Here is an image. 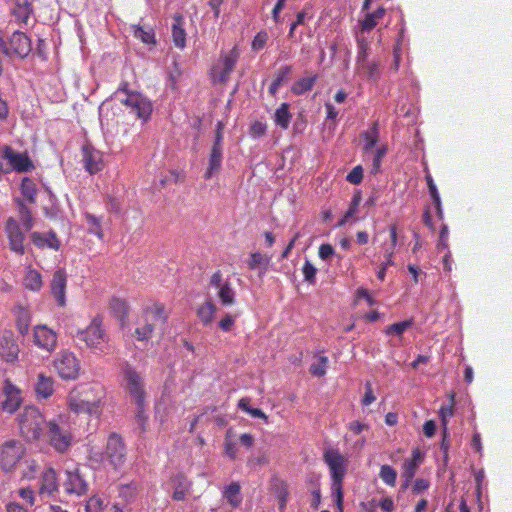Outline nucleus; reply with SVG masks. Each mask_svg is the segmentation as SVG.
I'll use <instances>...</instances> for the list:
<instances>
[{
	"mask_svg": "<svg viewBox=\"0 0 512 512\" xmlns=\"http://www.w3.org/2000/svg\"><path fill=\"white\" fill-rule=\"evenodd\" d=\"M358 69L362 71L368 79L376 81L380 77V71L376 62H368L357 65Z\"/></svg>",
	"mask_w": 512,
	"mask_h": 512,
	"instance_id": "nucleus-39",
	"label": "nucleus"
},
{
	"mask_svg": "<svg viewBox=\"0 0 512 512\" xmlns=\"http://www.w3.org/2000/svg\"><path fill=\"white\" fill-rule=\"evenodd\" d=\"M323 459L330 470L332 487L337 494V504L341 506L343 501L342 485L346 472V459L337 449L326 450Z\"/></svg>",
	"mask_w": 512,
	"mask_h": 512,
	"instance_id": "nucleus-5",
	"label": "nucleus"
},
{
	"mask_svg": "<svg viewBox=\"0 0 512 512\" xmlns=\"http://www.w3.org/2000/svg\"><path fill=\"white\" fill-rule=\"evenodd\" d=\"M10 3V13L18 25H28L33 15V7L29 0H7Z\"/></svg>",
	"mask_w": 512,
	"mask_h": 512,
	"instance_id": "nucleus-21",
	"label": "nucleus"
},
{
	"mask_svg": "<svg viewBox=\"0 0 512 512\" xmlns=\"http://www.w3.org/2000/svg\"><path fill=\"white\" fill-rule=\"evenodd\" d=\"M21 192L30 202H34L37 195V188L33 180L24 178L21 182Z\"/></svg>",
	"mask_w": 512,
	"mask_h": 512,
	"instance_id": "nucleus-41",
	"label": "nucleus"
},
{
	"mask_svg": "<svg viewBox=\"0 0 512 512\" xmlns=\"http://www.w3.org/2000/svg\"><path fill=\"white\" fill-rule=\"evenodd\" d=\"M76 337L97 355H106L110 352V339L103 327L101 316H95L85 329L78 331Z\"/></svg>",
	"mask_w": 512,
	"mask_h": 512,
	"instance_id": "nucleus-2",
	"label": "nucleus"
},
{
	"mask_svg": "<svg viewBox=\"0 0 512 512\" xmlns=\"http://www.w3.org/2000/svg\"><path fill=\"white\" fill-rule=\"evenodd\" d=\"M292 73V66L285 65L281 67L275 75L274 82L282 85L284 81H286L289 77V75Z\"/></svg>",
	"mask_w": 512,
	"mask_h": 512,
	"instance_id": "nucleus-58",
	"label": "nucleus"
},
{
	"mask_svg": "<svg viewBox=\"0 0 512 512\" xmlns=\"http://www.w3.org/2000/svg\"><path fill=\"white\" fill-rule=\"evenodd\" d=\"M302 273L305 281H307L309 284L315 283L317 269L309 260L305 261L302 267Z\"/></svg>",
	"mask_w": 512,
	"mask_h": 512,
	"instance_id": "nucleus-51",
	"label": "nucleus"
},
{
	"mask_svg": "<svg viewBox=\"0 0 512 512\" xmlns=\"http://www.w3.org/2000/svg\"><path fill=\"white\" fill-rule=\"evenodd\" d=\"M67 273L64 268H58L52 276L50 291L59 307L66 306Z\"/></svg>",
	"mask_w": 512,
	"mask_h": 512,
	"instance_id": "nucleus-15",
	"label": "nucleus"
},
{
	"mask_svg": "<svg viewBox=\"0 0 512 512\" xmlns=\"http://www.w3.org/2000/svg\"><path fill=\"white\" fill-rule=\"evenodd\" d=\"M83 153V165L90 174H95L103 169L102 155L99 151L89 146H84L82 149Z\"/></svg>",
	"mask_w": 512,
	"mask_h": 512,
	"instance_id": "nucleus-23",
	"label": "nucleus"
},
{
	"mask_svg": "<svg viewBox=\"0 0 512 512\" xmlns=\"http://www.w3.org/2000/svg\"><path fill=\"white\" fill-rule=\"evenodd\" d=\"M361 299L366 300L369 306H373L375 304V301L373 297L370 295L369 291L363 287L358 288L356 291V301H359Z\"/></svg>",
	"mask_w": 512,
	"mask_h": 512,
	"instance_id": "nucleus-63",
	"label": "nucleus"
},
{
	"mask_svg": "<svg viewBox=\"0 0 512 512\" xmlns=\"http://www.w3.org/2000/svg\"><path fill=\"white\" fill-rule=\"evenodd\" d=\"M58 490L57 474L53 468H47L41 477L39 493L51 496Z\"/></svg>",
	"mask_w": 512,
	"mask_h": 512,
	"instance_id": "nucleus-24",
	"label": "nucleus"
},
{
	"mask_svg": "<svg viewBox=\"0 0 512 512\" xmlns=\"http://www.w3.org/2000/svg\"><path fill=\"white\" fill-rule=\"evenodd\" d=\"M24 285L31 291H39L43 285L41 274L35 269L28 268L24 276Z\"/></svg>",
	"mask_w": 512,
	"mask_h": 512,
	"instance_id": "nucleus-33",
	"label": "nucleus"
},
{
	"mask_svg": "<svg viewBox=\"0 0 512 512\" xmlns=\"http://www.w3.org/2000/svg\"><path fill=\"white\" fill-rule=\"evenodd\" d=\"M19 345L11 331H4L0 336V357L8 363L18 360Z\"/></svg>",
	"mask_w": 512,
	"mask_h": 512,
	"instance_id": "nucleus-18",
	"label": "nucleus"
},
{
	"mask_svg": "<svg viewBox=\"0 0 512 512\" xmlns=\"http://www.w3.org/2000/svg\"><path fill=\"white\" fill-rule=\"evenodd\" d=\"M223 159V147H214L212 146L209 159H208V167L204 174L205 179L212 178L215 174H218L221 169Z\"/></svg>",
	"mask_w": 512,
	"mask_h": 512,
	"instance_id": "nucleus-25",
	"label": "nucleus"
},
{
	"mask_svg": "<svg viewBox=\"0 0 512 512\" xmlns=\"http://www.w3.org/2000/svg\"><path fill=\"white\" fill-rule=\"evenodd\" d=\"M346 180L354 185H358L363 180V169L360 165L354 167L346 176Z\"/></svg>",
	"mask_w": 512,
	"mask_h": 512,
	"instance_id": "nucleus-54",
	"label": "nucleus"
},
{
	"mask_svg": "<svg viewBox=\"0 0 512 512\" xmlns=\"http://www.w3.org/2000/svg\"><path fill=\"white\" fill-rule=\"evenodd\" d=\"M216 310L217 307L211 300H206L198 307L197 316L204 326L212 323Z\"/></svg>",
	"mask_w": 512,
	"mask_h": 512,
	"instance_id": "nucleus-31",
	"label": "nucleus"
},
{
	"mask_svg": "<svg viewBox=\"0 0 512 512\" xmlns=\"http://www.w3.org/2000/svg\"><path fill=\"white\" fill-rule=\"evenodd\" d=\"M455 395L452 393L449 395V404L441 406L439 414L441 417L442 424L446 426L447 418H450L454 414Z\"/></svg>",
	"mask_w": 512,
	"mask_h": 512,
	"instance_id": "nucleus-47",
	"label": "nucleus"
},
{
	"mask_svg": "<svg viewBox=\"0 0 512 512\" xmlns=\"http://www.w3.org/2000/svg\"><path fill=\"white\" fill-rule=\"evenodd\" d=\"M20 213H21V221H22V224L25 227V229L26 230L32 229V227L34 225V219L32 217L31 211L25 205H21Z\"/></svg>",
	"mask_w": 512,
	"mask_h": 512,
	"instance_id": "nucleus-55",
	"label": "nucleus"
},
{
	"mask_svg": "<svg viewBox=\"0 0 512 512\" xmlns=\"http://www.w3.org/2000/svg\"><path fill=\"white\" fill-rule=\"evenodd\" d=\"M104 506V501L99 496L94 495L86 502L85 512H101Z\"/></svg>",
	"mask_w": 512,
	"mask_h": 512,
	"instance_id": "nucleus-49",
	"label": "nucleus"
},
{
	"mask_svg": "<svg viewBox=\"0 0 512 512\" xmlns=\"http://www.w3.org/2000/svg\"><path fill=\"white\" fill-rule=\"evenodd\" d=\"M5 232L9 240V247L12 251L17 254L23 255L25 253L24 239L25 236L22 233L18 222L10 217L5 224Z\"/></svg>",
	"mask_w": 512,
	"mask_h": 512,
	"instance_id": "nucleus-17",
	"label": "nucleus"
},
{
	"mask_svg": "<svg viewBox=\"0 0 512 512\" xmlns=\"http://www.w3.org/2000/svg\"><path fill=\"white\" fill-rule=\"evenodd\" d=\"M365 389L366 390L362 399V404L365 406H369L376 400V397L374 396L372 385L370 382H366Z\"/></svg>",
	"mask_w": 512,
	"mask_h": 512,
	"instance_id": "nucleus-61",
	"label": "nucleus"
},
{
	"mask_svg": "<svg viewBox=\"0 0 512 512\" xmlns=\"http://www.w3.org/2000/svg\"><path fill=\"white\" fill-rule=\"evenodd\" d=\"M328 362V357L320 356L316 362L311 364L310 373L316 377H323L326 374Z\"/></svg>",
	"mask_w": 512,
	"mask_h": 512,
	"instance_id": "nucleus-43",
	"label": "nucleus"
},
{
	"mask_svg": "<svg viewBox=\"0 0 512 512\" xmlns=\"http://www.w3.org/2000/svg\"><path fill=\"white\" fill-rule=\"evenodd\" d=\"M120 102L126 107L130 114L135 115L143 121H147L151 116V102L138 92L128 93L125 98L120 99Z\"/></svg>",
	"mask_w": 512,
	"mask_h": 512,
	"instance_id": "nucleus-10",
	"label": "nucleus"
},
{
	"mask_svg": "<svg viewBox=\"0 0 512 512\" xmlns=\"http://www.w3.org/2000/svg\"><path fill=\"white\" fill-rule=\"evenodd\" d=\"M361 137L365 141L364 149L370 150L372 149L379 140V125L378 122L375 121L371 124L370 128L364 131L361 134Z\"/></svg>",
	"mask_w": 512,
	"mask_h": 512,
	"instance_id": "nucleus-36",
	"label": "nucleus"
},
{
	"mask_svg": "<svg viewBox=\"0 0 512 512\" xmlns=\"http://www.w3.org/2000/svg\"><path fill=\"white\" fill-rule=\"evenodd\" d=\"M357 59L356 65L364 63L367 61L368 51H369V43L364 37H359L357 39Z\"/></svg>",
	"mask_w": 512,
	"mask_h": 512,
	"instance_id": "nucleus-46",
	"label": "nucleus"
},
{
	"mask_svg": "<svg viewBox=\"0 0 512 512\" xmlns=\"http://www.w3.org/2000/svg\"><path fill=\"white\" fill-rule=\"evenodd\" d=\"M5 399L1 407L5 412L14 413L22 404L21 390L16 387L9 379H6L3 386Z\"/></svg>",
	"mask_w": 512,
	"mask_h": 512,
	"instance_id": "nucleus-20",
	"label": "nucleus"
},
{
	"mask_svg": "<svg viewBox=\"0 0 512 512\" xmlns=\"http://www.w3.org/2000/svg\"><path fill=\"white\" fill-rule=\"evenodd\" d=\"M223 497L233 508H237L242 503L241 486L238 482L230 483L223 491Z\"/></svg>",
	"mask_w": 512,
	"mask_h": 512,
	"instance_id": "nucleus-28",
	"label": "nucleus"
},
{
	"mask_svg": "<svg viewBox=\"0 0 512 512\" xmlns=\"http://www.w3.org/2000/svg\"><path fill=\"white\" fill-rule=\"evenodd\" d=\"M379 477L388 486L394 487L397 479V472L390 465H382Z\"/></svg>",
	"mask_w": 512,
	"mask_h": 512,
	"instance_id": "nucleus-40",
	"label": "nucleus"
},
{
	"mask_svg": "<svg viewBox=\"0 0 512 512\" xmlns=\"http://www.w3.org/2000/svg\"><path fill=\"white\" fill-rule=\"evenodd\" d=\"M66 493L76 494L78 496L85 494L88 491V484L83 478L78 467L66 471V479L63 483Z\"/></svg>",
	"mask_w": 512,
	"mask_h": 512,
	"instance_id": "nucleus-19",
	"label": "nucleus"
},
{
	"mask_svg": "<svg viewBox=\"0 0 512 512\" xmlns=\"http://www.w3.org/2000/svg\"><path fill=\"white\" fill-rule=\"evenodd\" d=\"M125 381V389L136 400L138 406L144 404L145 391L142 376L130 365H126L123 369Z\"/></svg>",
	"mask_w": 512,
	"mask_h": 512,
	"instance_id": "nucleus-13",
	"label": "nucleus"
},
{
	"mask_svg": "<svg viewBox=\"0 0 512 512\" xmlns=\"http://www.w3.org/2000/svg\"><path fill=\"white\" fill-rule=\"evenodd\" d=\"M267 126L261 121H254L250 126V134L253 138H259L265 135Z\"/></svg>",
	"mask_w": 512,
	"mask_h": 512,
	"instance_id": "nucleus-57",
	"label": "nucleus"
},
{
	"mask_svg": "<svg viewBox=\"0 0 512 512\" xmlns=\"http://www.w3.org/2000/svg\"><path fill=\"white\" fill-rule=\"evenodd\" d=\"M30 238L32 243L39 249L48 248L58 251L61 247V241L53 230H50L48 233L33 232Z\"/></svg>",
	"mask_w": 512,
	"mask_h": 512,
	"instance_id": "nucleus-22",
	"label": "nucleus"
},
{
	"mask_svg": "<svg viewBox=\"0 0 512 512\" xmlns=\"http://www.w3.org/2000/svg\"><path fill=\"white\" fill-rule=\"evenodd\" d=\"M59 453L66 452L72 443V434L55 421H49L42 439Z\"/></svg>",
	"mask_w": 512,
	"mask_h": 512,
	"instance_id": "nucleus-9",
	"label": "nucleus"
},
{
	"mask_svg": "<svg viewBox=\"0 0 512 512\" xmlns=\"http://www.w3.org/2000/svg\"><path fill=\"white\" fill-rule=\"evenodd\" d=\"M35 391L38 397L49 398L54 392V381L51 377L43 374L38 375L37 383L35 385Z\"/></svg>",
	"mask_w": 512,
	"mask_h": 512,
	"instance_id": "nucleus-27",
	"label": "nucleus"
},
{
	"mask_svg": "<svg viewBox=\"0 0 512 512\" xmlns=\"http://www.w3.org/2000/svg\"><path fill=\"white\" fill-rule=\"evenodd\" d=\"M85 220L88 224V232L102 239L104 234L101 226V219L91 213H85Z\"/></svg>",
	"mask_w": 512,
	"mask_h": 512,
	"instance_id": "nucleus-38",
	"label": "nucleus"
},
{
	"mask_svg": "<svg viewBox=\"0 0 512 512\" xmlns=\"http://www.w3.org/2000/svg\"><path fill=\"white\" fill-rule=\"evenodd\" d=\"M89 460L96 467L109 464L114 470L121 468L126 461V447L120 435L112 433L109 435L105 452L91 449Z\"/></svg>",
	"mask_w": 512,
	"mask_h": 512,
	"instance_id": "nucleus-1",
	"label": "nucleus"
},
{
	"mask_svg": "<svg viewBox=\"0 0 512 512\" xmlns=\"http://www.w3.org/2000/svg\"><path fill=\"white\" fill-rule=\"evenodd\" d=\"M291 114L289 112V105L282 103L279 108L276 109L274 114L275 124L282 129H287L291 121Z\"/></svg>",
	"mask_w": 512,
	"mask_h": 512,
	"instance_id": "nucleus-35",
	"label": "nucleus"
},
{
	"mask_svg": "<svg viewBox=\"0 0 512 512\" xmlns=\"http://www.w3.org/2000/svg\"><path fill=\"white\" fill-rule=\"evenodd\" d=\"M268 34L265 31L258 32L252 41L251 47L254 51L263 49L267 43Z\"/></svg>",
	"mask_w": 512,
	"mask_h": 512,
	"instance_id": "nucleus-53",
	"label": "nucleus"
},
{
	"mask_svg": "<svg viewBox=\"0 0 512 512\" xmlns=\"http://www.w3.org/2000/svg\"><path fill=\"white\" fill-rule=\"evenodd\" d=\"M134 36L145 44L155 43L154 31L151 28L146 29L141 26H134Z\"/></svg>",
	"mask_w": 512,
	"mask_h": 512,
	"instance_id": "nucleus-42",
	"label": "nucleus"
},
{
	"mask_svg": "<svg viewBox=\"0 0 512 512\" xmlns=\"http://www.w3.org/2000/svg\"><path fill=\"white\" fill-rule=\"evenodd\" d=\"M385 8L378 7L374 12L367 13L364 19L359 21L362 31H371L376 27L378 21L381 20L385 15Z\"/></svg>",
	"mask_w": 512,
	"mask_h": 512,
	"instance_id": "nucleus-29",
	"label": "nucleus"
},
{
	"mask_svg": "<svg viewBox=\"0 0 512 512\" xmlns=\"http://www.w3.org/2000/svg\"><path fill=\"white\" fill-rule=\"evenodd\" d=\"M317 81V75L300 78L295 81L291 87V92L294 95H302L307 91H310Z\"/></svg>",
	"mask_w": 512,
	"mask_h": 512,
	"instance_id": "nucleus-34",
	"label": "nucleus"
},
{
	"mask_svg": "<svg viewBox=\"0 0 512 512\" xmlns=\"http://www.w3.org/2000/svg\"><path fill=\"white\" fill-rule=\"evenodd\" d=\"M270 257L261 252H253L246 261L249 270H259L260 275H264L270 264Z\"/></svg>",
	"mask_w": 512,
	"mask_h": 512,
	"instance_id": "nucleus-26",
	"label": "nucleus"
},
{
	"mask_svg": "<svg viewBox=\"0 0 512 512\" xmlns=\"http://www.w3.org/2000/svg\"><path fill=\"white\" fill-rule=\"evenodd\" d=\"M210 285L217 290V296L223 306L235 304V290L229 279H224L220 270L214 272L210 278Z\"/></svg>",
	"mask_w": 512,
	"mask_h": 512,
	"instance_id": "nucleus-14",
	"label": "nucleus"
},
{
	"mask_svg": "<svg viewBox=\"0 0 512 512\" xmlns=\"http://www.w3.org/2000/svg\"><path fill=\"white\" fill-rule=\"evenodd\" d=\"M425 180L427 182V186H428V189H429V193H430V196L433 200V203L434 204H438L439 202V198H440V195H439V192H438V189L434 183V180L431 176L430 173H427L425 175Z\"/></svg>",
	"mask_w": 512,
	"mask_h": 512,
	"instance_id": "nucleus-56",
	"label": "nucleus"
},
{
	"mask_svg": "<svg viewBox=\"0 0 512 512\" xmlns=\"http://www.w3.org/2000/svg\"><path fill=\"white\" fill-rule=\"evenodd\" d=\"M412 325L411 320L401 321L388 326L385 329L387 335L395 333L401 336L410 326Z\"/></svg>",
	"mask_w": 512,
	"mask_h": 512,
	"instance_id": "nucleus-48",
	"label": "nucleus"
},
{
	"mask_svg": "<svg viewBox=\"0 0 512 512\" xmlns=\"http://www.w3.org/2000/svg\"><path fill=\"white\" fill-rule=\"evenodd\" d=\"M421 459H422V456H421L420 451L418 449L414 450L412 453V458L406 459L403 462L402 477L407 478L408 480L413 479V477L418 469L419 462L421 461Z\"/></svg>",
	"mask_w": 512,
	"mask_h": 512,
	"instance_id": "nucleus-30",
	"label": "nucleus"
},
{
	"mask_svg": "<svg viewBox=\"0 0 512 512\" xmlns=\"http://www.w3.org/2000/svg\"><path fill=\"white\" fill-rule=\"evenodd\" d=\"M360 201H361L360 194H355L352 198L349 209L346 211L344 218L339 223L340 225H343L350 217H352L358 211V206L360 204Z\"/></svg>",
	"mask_w": 512,
	"mask_h": 512,
	"instance_id": "nucleus-52",
	"label": "nucleus"
},
{
	"mask_svg": "<svg viewBox=\"0 0 512 512\" xmlns=\"http://www.w3.org/2000/svg\"><path fill=\"white\" fill-rule=\"evenodd\" d=\"M110 308L121 318H124L128 315V304L124 299L113 298L110 301Z\"/></svg>",
	"mask_w": 512,
	"mask_h": 512,
	"instance_id": "nucleus-45",
	"label": "nucleus"
},
{
	"mask_svg": "<svg viewBox=\"0 0 512 512\" xmlns=\"http://www.w3.org/2000/svg\"><path fill=\"white\" fill-rule=\"evenodd\" d=\"M18 495L25 500L29 505H34L35 503V497H34V491L30 488H21L18 491Z\"/></svg>",
	"mask_w": 512,
	"mask_h": 512,
	"instance_id": "nucleus-64",
	"label": "nucleus"
},
{
	"mask_svg": "<svg viewBox=\"0 0 512 512\" xmlns=\"http://www.w3.org/2000/svg\"><path fill=\"white\" fill-rule=\"evenodd\" d=\"M172 38L176 47L184 48L186 45V32L183 28V19L181 16H176L174 18V23L172 25Z\"/></svg>",
	"mask_w": 512,
	"mask_h": 512,
	"instance_id": "nucleus-32",
	"label": "nucleus"
},
{
	"mask_svg": "<svg viewBox=\"0 0 512 512\" xmlns=\"http://www.w3.org/2000/svg\"><path fill=\"white\" fill-rule=\"evenodd\" d=\"M0 158L8 161L9 171L25 173L34 169V164L26 152H17L8 145L1 148Z\"/></svg>",
	"mask_w": 512,
	"mask_h": 512,
	"instance_id": "nucleus-12",
	"label": "nucleus"
},
{
	"mask_svg": "<svg viewBox=\"0 0 512 512\" xmlns=\"http://www.w3.org/2000/svg\"><path fill=\"white\" fill-rule=\"evenodd\" d=\"M333 254H334V248L332 245H330L328 243L320 245L319 250H318V256L322 260L329 259Z\"/></svg>",
	"mask_w": 512,
	"mask_h": 512,
	"instance_id": "nucleus-62",
	"label": "nucleus"
},
{
	"mask_svg": "<svg viewBox=\"0 0 512 512\" xmlns=\"http://www.w3.org/2000/svg\"><path fill=\"white\" fill-rule=\"evenodd\" d=\"M275 492H276L277 498L279 500L280 509H284L287 504L288 495H289L288 486H287L286 482L277 481V484L275 485Z\"/></svg>",
	"mask_w": 512,
	"mask_h": 512,
	"instance_id": "nucleus-44",
	"label": "nucleus"
},
{
	"mask_svg": "<svg viewBox=\"0 0 512 512\" xmlns=\"http://www.w3.org/2000/svg\"><path fill=\"white\" fill-rule=\"evenodd\" d=\"M34 344L47 352H52L57 346V334L46 325H38L33 330Z\"/></svg>",
	"mask_w": 512,
	"mask_h": 512,
	"instance_id": "nucleus-16",
	"label": "nucleus"
},
{
	"mask_svg": "<svg viewBox=\"0 0 512 512\" xmlns=\"http://www.w3.org/2000/svg\"><path fill=\"white\" fill-rule=\"evenodd\" d=\"M167 321L165 308L162 304L156 303L145 309L143 323L135 329V336L138 341H148L158 325H164Z\"/></svg>",
	"mask_w": 512,
	"mask_h": 512,
	"instance_id": "nucleus-6",
	"label": "nucleus"
},
{
	"mask_svg": "<svg viewBox=\"0 0 512 512\" xmlns=\"http://www.w3.org/2000/svg\"><path fill=\"white\" fill-rule=\"evenodd\" d=\"M239 59V51L234 46L229 52L221 54L218 62L211 68V78L215 83H226Z\"/></svg>",
	"mask_w": 512,
	"mask_h": 512,
	"instance_id": "nucleus-7",
	"label": "nucleus"
},
{
	"mask_svg": "<svg viewBox=\"0 0 512 512\" xmlns=\"http://www.w3.org/2000/svg\"><path fill=\"white\" fill-rule=\"evenodd\" d=\"M101 389L95 386H80L72 391L69 407L75 413L98 415L101 405Z\"/></svg>",
	"mask_w": 512,
	"mask_h": 512,
	"instance_id": "nucleus-4",
	"label": "nucleus"
},
{
	"mask_svg": "<svg viewBox=\"0 0 512 512\" xmlns=\"http://www.w3.org/2000/svg\"><path fill=\"white\" fill-rule=\"evenodd\" d=\"M39 470V465L37 461L33 459H28L24 462V469L22 471L23 477L27 479L35 478L37 472Z\"/></svg>",
	"mask_w": 512,
	"mask_h": 512,
	"instance_id": "nucleus-50",
	"label": "nucleus"
},
{
	"mask_svg": "<svg viewBox=\"0 0 512 512\" xmlns=\"http://www.w3.org/2000/svg\"><path fill=\"white\" fill-rule=\"evenodd\" d=\"M18 426L26 441L34 442L43 439L48 422L38 408L27 406L18 416Z\"/></svg>",
	"mask_w": 512,
	"mask_h": 512,
	"instance_id": "nucleus-3",
	"label": "nucleus"
},
{
	"mask_svg": "<svg viewBox=\"0 0 512 512\" xmlns=\"http://www.w3.org/2000/svg\"><path fill=\"white\" fill-rule=\"evenodd\" d=\"M54 367L64 380H74L79 375V361L70 351H61L54 360Z\"/></svg>",
	"mask_w": 512,
	"mask_h": 512,
	"instance_id": "nucleus-11",
	"label": "nucleus"
},
{
	"mask_svg": "<svg viewBox=\"0 0 512 512\" xmlns=\"http://www.w3.org/2000/svg\"><path fill=\"white\" fill-rule=\"evenodd\" d=\"M25 453L26 449L20 441H5L0 445V468L6 472L12 471Z\"/></svg>",
	"mask_w": 512,
	"mask_h": 512,
	"instance_id": "nucleus-8",
	"label": "nucleus"
},
{
	"mask_svg": "<svg viewBox=\"0 0 512 512\" xmlns=\"http://www.w3.org/2000/svg\"><path fill=\"white\" fill-rule=\"evenodd\" d=\"M236 316L227 313L220 321L219 328L223 332H229L235 324Z\"/></svg>",
	"mask_w": 512,
	"mask_h": 512,
	"instance_id": "nucleus-59",
	"label": "nucleus"
},
{
	"mask_svg": "<svg viewBox=\"0 0 512 512\" xmlns=\"http://www.w3.org/2000/svg\"><path fill=\"white\" fill-rule=\"evenodd\" d=\"M224 450L225 455L231 460H235L237 458V447L233 440L224 441Z\"/></svg>",
	"mask_w": 512,
	"mask_h": 512,
	"instance_id": "nucleus-60",
	"label": "nucleus"
},
{
	"mask_svg": "<svg viewBox=\"0 0 512 512\" xmlns=\"http://www.w3.org/2000/svg\"><path fill=\"white\" fill-rule=\"evenodd\" d=\"M250 398L244 397L238 401V408L246 412L254 418L263 419L265 422L268 421V416L259 408L250 407Z\"/></svg>",
	"mask_w": 512,
	"mask_h": 512,
	"instance_id": "nucleus-37",
	"label": "nucleus"
}]
</instances>
